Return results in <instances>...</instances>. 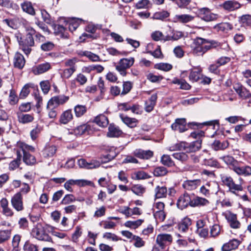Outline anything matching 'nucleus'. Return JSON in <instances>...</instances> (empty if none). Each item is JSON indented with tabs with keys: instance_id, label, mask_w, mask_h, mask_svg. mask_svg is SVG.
<instances>
[{
	"instance_id": "obj_1",
	"label": "nucleus",
	"mask_w": 251,
	"mask_h": 251,
	"mask_svg": "<svg viewBox=\"0 0 251 251\" xmlns=\"http://www.w3.org/2000/svg\"><path fill=\"white\" fill-rule=\"evenodd\" d=\"M204 136V132L201 130H198L193 132L190 134V137L194 139H198L197 140L190 143L181 142L176 144L175 146H171L169 148L170 151L176 150H184L188 152H195L198 151L201 146V138Z\"/></svg>"
},
{
	"instance_id": "obj_2",
	"label": "nucleus",
	"mask_w": 251,
	"mask_h": 251,
	"mask_svg": "<svg viewBox=\"0 0 251 251\" xmlns=\"http://www.w3.org/2000/svg\"><path fill=\"white\" fill-rule=\"evenodd\" d=\"M211 40L197 37L193 40L191 45L192 52L194 55L202 56L212 49Z\"/></svg>"
},
{
	"instance_id": "obj_3",
	"label": "nucleus",
	"mask_w": 251,
	"mask_h": 251,
	"mask_svg": "<svg viewBox=\"0 0 251 251\" xmlns=\"http://www.w3.org/2000/svg\"><path fill=\"white\" fill-rule=\"evenodd\" d=\"M220 177L222 185L227 187L231 192L235 193L236 191L243 190L242 185L235 184L232 177L228 175L222 174L220 175Z\"/></svg>"
},
{
	"instance_id": "obj_4",
	"label": "nucleus",
	"mask_w": 251,
	"mask_h": 251,
	"mask_svg": "<svg viewBox=\"0 0 251 251\" xmlns=\"http://www.w3.org/2000/svg\"><path fill=\"white\" fill-rule=\"evenodd\" d=\"M134 61L132 57L121 59L115 66V69L121 75L125 76L127 74L126 70L134 64Z\"/></svg>"
},
{
	"instance_id": "obj_5",
	"label": "nucleus",
	"mask_w": 251,
	"mask_h": 251,
	"mask_svg": "<svg viewBox=\"0 0 251 251\" xmlns=\"http://www.w3.org/2000/svg\"><path fill=\"white\" fill-rule=\"evenodd\" d=\"M31 234L33 237L39 240L50 241L51 238L45 233L42 225L38 223L32 229Z\"/></svg>"
},
{
	"instance_id": "obj_6",
	"label": "nucleus",
	"mask_w": 251,
	"mask_h": 251,
	"mask_svg": "<svg viewBox=\"0 0 251 251\" xmlns=\"http://www.w3.org/2000/svg\"><path fill=\"white\" fill-rule=\"evenodd\" d=\"M75 185L83 187L87 185L94 186V183L91 181L85 179H69L65 183L64 186L67 191L72 192L73 191L72 186Z\"/></svg>"
},
{
	"instance_id": "obj_7",
	"label": "nucleus",
	"mask_w": 251,
	"mask_h": 251,
	"mask_svg": "<svg viewBox=\"0 0 251 251\" xmlns=\"http://www.w3.org/2000/svg\"><path fill=\"white\" fill-rule=\"evenodd\" d=\"M69 100V97L63 95L52 97L48 101L47 108H55L60 105L65 103Z\"/></svg>"
},
{
	"instance_id": "obj_8",
	"label": "nucleus",
	"mask_w": 251,
	"mask_h": 251,
	"mask_svg": "<svg viewBox=\"0 0 251 251\" xmlns=\"http://www.w3.org/2000/svg\"><path fill=\"white\" fill-rule=\"evenodd\" d=\"M173 241V237L170 234L161 233L157 235L156 243L161 249H165L167 245H170Z\"/></svg>"
},
{
	"instance_id": "obj_9",
	"label": "nucleus",
	"mask_w": 251,
	"mask_h": 251,
	"mask_svg": "<svg viewBox=\"0 0 251 251\" xmlns=\"http://www.w3.org/2000/svg\"><path fill=\"white\" fill-rule=\"evenodd\" d=\"M19 44L25 54H29L31 50V47L34 45L33 36L26 35L24 40L19 41Z\"/></svg>"
},
{
	"instance_id": "obj_10",
	"label": "nucleus",
	"mask_w": 251,
	"mask_h": 251,
	"mask_svg": "<svg viewBox=\"0 0 251 251\" xmlns=\"http://www.w3.org/2000/svg\"><path fill=\"white\" fill-rule=\"evenodd\" d=\"M198 15L203 20L206 22H210L216 20L217 15L212 13L208 8H201L198 10Z\"/></svg>"
},
{
	"instance_id": "obj_11",
	"label": "nucleus",
	"mask_w": 251,
	"mask_h": 251,
	"mask_svg": "<svg viewBox=\"0 0 251 251\" xmlns=\"http://www.w3.org/2000/svg\"><path fill=\"white\" fill-rule=\"evenodd\" d=\"M78 165L80 168L86 169H93L99 167L100 165V162L96 160H92L87 162L84 159H80L77 161Z\"/></svg>"
},
{
	"instance_id": "obj_12",
	"label": "nucleus",
	"mask_w": 251,
	"mask_h": 251,
	"mask_svg": "<svg viewBox=\"0 0 251 251\" xmlns=\"http://www.w3.org/2000/svg\"><path fill=\"white\" fill-rule=\"evenodd\" d=\"M13 207L17 211H21L24 209L23 197L20 193H16L11 200Z\"/></svg>"
},
{
	"instance_id": "obj_13",
	"label": "nucleus",
	"mask_w": 251,
	"mask_h": 251,
	"mask_svg": "<svg viewBox=\"0 0 251 251\" xmlns=\"http://www.w3.org/2000/svg\"><path fill=\"white\" fill-rule=\"evenodd\" d=\"M192 202V199L190 198V195L187 193H184L179 198L177 202V205L179 208L183 209L188 205L191 206Z\"/></svg>"
},
{
	"instance_id": "obj_14",
	"label": "nucleus",
	"mask_w": 251,
	"mask_h": 251,
	"mask_svg": "<svg viewBox=\"0 0 251 251\" xmlns=\"http://www.w3.org/2000/svg\"><path fill=\"white\" fill-rule=\"evenodd\" d=\"M233 89L240 98L244 99L249 98L251 96L250 92L240 83H235L233 85Z\"/></svg>"
},
{
	"instance_id": "obj_15",
	"label": "nucleus",
	"mask_w": 251,
	"mask_h": 251,
	"mask_svg": "<svg viewBox=\"0 0 251 251\" xmlns=\"http://www.w3.org/2000/svg\"><path fill=\"white\" fill-rule=\"evenodd\" d=\"M171 127L173 130L183 132L186 130V121L184 118L177 119L173 123Z\"/></svg>"
},
{
	"instance_id": "obj_16",
	"label": "nucleus",
	"mask_w": 251,
	"mask_h": 251,
	"mask_svg": "<svg viewBox=\"0 0 251 251\" xmlns=\"http://www.w3.org/2000/svg\"><path fill=\"white\" fill-rule=\"evenodd\" d=\"M226 218L232 228H239L241 226L240 223L237 220L236 215L228 212L226 214Z\"/></svg>"
},
{
	"instance_id": "obj_17",
	"label": "nucleus",
	"mask_w": 251,
	"mask_h": 251,
	"mask_svg": "<svg viewBox=\"0 0 251 251\" xmlns=\"http://www.w3.org/2000/svg\"><path fill=\"white\" fill-rule=\"evenodd\" d=\"M192 225V220L190 218L185 217L178 223V230L183 233L187 232Z\"/></svg>"
},
{
	"instance_id": "obj_18",
	"label": "nucleus",
	"mask_w": 251,
	"mask_h": 251,
	"mask_svg": "<svg viewBox=\"0 0 251 251\" xmlns=\"http://www.w3.org/2000/svg\"><path fill=\"white\" fill-rule=\"evenodd\" d=\"M50 68L51 66L50 63L48 62H45L33 67L32 69V71L34 75H37L47 72Z\"/></svg>"
},
{
	"instance_id": "obj_19",
	"label": "nucleus",
	"mask_w": 251,
	"mask_h": 251,
	"mask_svg": "<svg viewBox=\"0 0 251 251\" xmlns=\"http://www.w3.org/2000/svg\"><path fill=\"white\" fill-rule=\"evenodd\" d=\"M241 6L240 3L234 0L225 1L221 5L225 10L228 11L238 9L241 7Z\"/></svg>"
},
{
	"instance_id": "obj_20",
	"label": "nucleus",
	"mask_w": 251,
	"mask_h": 251,
	"mask_svg": "<svg viewBox=\"0 0 251 251\" xmlns=\"http://www.w3.org/2000/svg\"><path fill=\"white\" fill-rule=\"evenodd\" d=\"M201 180L196 179L194 180H187L184 181L182 186L187 190L192 191L196 189L201 184Z\"/></svg>"
},
{
	"instance_id": "obj_21",
	"label": "nucleus",
	"mask_w": 251,
	"mask_h": 251,
	"mask_svg": "<svg viewBox=\"0 0 251 251\" xmlns=\"http://www.w3.org/2000/svg\"><path fill=\"white\" fill-rule=\"evenodd\" d=\"M157 99V94H154L151 96L150 98L145 102V109L148 112H151L156 104Z\"/></svg>"
},
{
	"instance_id": "obj_22",
	"label": "nucleus",
	"mask_w": 251,
	"mask_h": 251,
	"mask_svg": "<svg viewBox=\"0 0 251 251\" xmlns=\"http://www.w3.org/2000/svg\"><path fill=\"white\" fill-rule=\"evenodd\" d=\"M134 154L139 158L148 159L153 156V151L150 150H136L134 151Z\"/></svg>"
},
{
	"instance_id": "obj_23",
	"label": "nucleus",
	"mask_w": 251,
	"mask_h": 251,
	"mask_svg": "<svg viewBox=\"0 0 251 251\" xmlns=\"http://www.w3.org/2000/svg\"><path fill=\"white\" fill-rule=\"evenodd\" d=\"M18 121L22 124H27L33 121V115L28 114H23L22 112H17Z\"/></svg>"
},
{
	"instance_id": "obj_24",
	"label": "nucleus",
	"mask_w": 251,
	"mask_h": 251,
	"mask_svg": "<svg viewBox=\"0 0 251 251\" xmlns=\"http://www.w3.org/2000/svg\"><path fill=\"white\" fill-rule=\"evenodd\" d=\"M209 204V201L207 199L197 196L192 199L191 207L203 206Z\"/></svg>"
},
{
	"instance_id": "obj_25",
	"label": "nucleus",
	"mask_w": 251,
	"mask_h": 251,
	"mask_svg": "<svg viewBox=\"0 0 251 251\" xmlns=\"http://www.w3.org/2000/svg\"><path fill=\"white\" fill-rule=\"evenodd\" d=\"M93 122L97 125L102 127H106L109 123L107 117L102 114L96 117Z\"/></svg>"
},
{
	"instance_id": "obj_26",
	"label": "nucleus",
	"mask_w": 251,
	"mask_h": 251,
	"mask_svg": "<svg viewBox=\"0 0 251 251\" xmlns=\"http://www.w3.org/2000/svg\"><path fill=\"white\" fill-rule=\"evenodd\" d=\"M54 33L59 36L61 38L66 39L68 37V33L66 32V28L63 25L59 24L54 25Z\"/></svg>"
},
{
	"instance_id": "obj_27",
	"label": "nucleus",
	"mask_w": 251,
	"mask_h": 251,
	"mask_svg": "<svg viewBox=\"0 0 251 251\" xmlns=\"http://www.w3.org/2000/svg\"><path fill=\"white\" fill-rule=\"evenodd\" d=\"M240 242L238 240L233 239L225 244L222 247V250L223 251H230L235 250L237 248Z\"/></svg>"
},
{
	"instance_id": "obj_28",
	"label": "nucleus",
	"mask_w": 251,
	"mask_h": 251,
	"mask_svg": "<svg viewBox=\"0 0 251 251\" xmlns=\"http://www.w3.org/2000/svg\"><path fill=\"white\" fill-rule=\"evenodd\" d=\"M23 11L29 15L34 16L35 15V11L32 3L30 1H25L21 4Z\"/></svg>"
},
{
	"instance_id": "obj_29",
	"label": "nucleus",
	"mask_w": 251,
	"mask_h": 251,
	"mask_svg": "<svg viewBox=\"0 0 251 251\" xmlns=\"http://www.w3.org/2000/svg\"><path fill=\"white\" fill-rule=\"evenodd\" d=\"M120 117L122 121L128 127L133 128L136 126L138 120L135 118H132L124 115H120Z\"/></svg>"
},
{
	"instance_id": "obj_30",
	"label": "nucleus",
	"mask_w": 251,
	"mask_h": 251,
	"mask_svg": "<svg viewBox=\"0 0 251 251\" xmlns=\"http://www.w3.org/2000/svg\"><path fill=\"white\" fill-rule=\"evenodd\" d=\"M14 64L15 67L19 69L23 68L25 64V60L22 54L19 52L15 53L14 58Z\"/></svg>"
},
{
	"instance_id": "obj_31",
	"label": "nucleus",
	"mask_w": 251,
	"mask_h": 251,
	"mask_svg": "<svg viewBox=\"0 0 251 251\" xmlns=\"http://www.w3.org/2000/svg\"><path fill=\"white\" fill-rule=\"evenodd\" d=\"M122 134V131L119 128L114 125H110L108 127L107 136L109 137H118Z\"/></svg>"
},
{
	"instance_id": "obj_32",
	"label": "nucleus",
	"mask_w": 251,
	"mask_h": 251,
	"mask_svg": "<svg viewBox=\"0 0 251 251\" xmlns=\"http://www.w3.org/2000/svg\"><path fill=\"white\" fill-rule=\"evenodd\" d=\"M73 118V115L71 110L64 111L60 116L59 121L61 124L66 125L71 121Z\"/></svg>"
},
{
	"instance_id": "obj_33",
	"label": "nucleus",
	"mask_w": 251,
	"mask_h": 251,
	"mask_svg": "<svg viewBox=\"0 0 251 251\" xmlns=\"http://www.w3.org/2000/svg\"><path fill=\"white\" fill-rule=\"evenodd\" d=\"M57 147L54 145L46 146L43 151V155L45 157H52L57 151Z\"/></svg>"
},
{
	"instance_id": "obj_34",
	"label": "nucleus",
	"mask_w": 251,
	"mask_h": 251,
	"mask_svg": "<svg viewBox=\"0 0 251 251\" xmlns=\"http://www.w3.org/2000/svg\"><path fill=\"white\" fill-rule=\"evenodd\" d=\"M89 126L86 124L80 125L73 129L69 133L70 134H74L75 135H81L84 134L88 130Z\"/></svg>"
},
{
	"instance_id": "obj_35",
	"label": "nucleus",
	"mask_w": 251,
	"mask_h": 251,
	"mask_svg": "<svg viewBox=\"0 0 251 251\" xmlns=\"http://www.w3.org/2000/svg\"><path fill=\"white\" fill-rule=\"evenodd\" d=\"M17 158L15 160L12 161L9 165V169L10 170H14L16 168H18L21 162L22 158V154L20 151L17 150Z\"/></svg>"
},
{
	"instance_id": "obj_36",
	"label": "nucleus",
	"mask_w": 251,
	"mask_h": 251,
	"mask_svg": "<svg viewBox=\"0 0 251 251\" xmlns=\"http://www.w3.org/2000/svg\"><path fill=\"white\" fill-rule=\"evenodd\" d=\"M155 192L156 199L165 198L167 195V188L164 186H157L155 189Z\"/></svg>"
},
{
	"instance_id": "obj_37",
	"label": "nucleus",
	"mask_w": 251,
	"mask_h": 251,
	"mask_svg": "<svg viewBox=\"0 0 251 251\" xmlns=\"http://www.w3.org/2000/svg\"><path fill=\"white\" fill-rule=\"evenodd\" d=\"M201 75V69L196 68L191 71L189 75V80L192 82L197 81Z\"/></svg>"
},
{
	"instance_id": "obj_38",
	"label": "nucleus",
	"mask_w": 251,
	"mask_h": 251,
	"mask_svg": "<svg viewBox=\"0 0 251 251\" xmlns=\"http://www.w3.org/2000/svg\"><path fill=\"white\" fill-rule=\"evenodd\" d=\"M175 19L180 23H186L192 21L194 19V17L188 14H182L176 15Z\"/></svg>"
},
{
	"instance_id": "obj_39",
	"label": "nucleus",
	"mask_w": 251,
	"mask_h": 251,
	"mask_svg": "<svg viewBox=\"0 0 251 251\" xmlns=\"http://www.w3.org/2000/svg\"><path fill=\"white\" fill-rule=\"evenodd\" d=\"M34 84L33 83L26 84L22 88L20 94V98L21 99H25L26 98L30 93V88H33Z\"/></svg>"
},
{
	"instance_id": "obj_40",
	"label": "nucleus",
	"mask_w": 251,
	"mask_h": 251,
	"mask_svg": "<svg viewBox=\"0 0 251 251\" xmlns=\"http://www.w3.org/2000/svg\"><path fill=\"white\" fill-rule=\"evenodd\" d=\"M211 41L212 49L220 48L221 50H227L229 48V47L226 42L220 43L213 40H211Z\"/></svg>"
},
{
	"instance_id": "obj_41",
	"label": "nucleus",
	"mask_w": 251,
	"mask_h": 251,
	"mask_svg": "<svg viewBox=\"0 0 251 251\" xmlns=\"http://www.w3.org/2000/svg\"><path fill=\"white\" fill-rule=\"evenodd\" d=\"M161 162L162 164L168 167H173L175 165L174 162L172 160L169 155L164 154L161 158Z\"/></svg>"
},
{
	"instance_id": "obj_42",
	"label": "nucleus",
	"mask_w": 251,
	"mask_h": 251,
	"mask_svg": "<svg viewBox=\"0 0 251 251\" xmlns=\"http://www.w3.org/2000/svg\"><path fill=\"white\" fill-rule=\"evenodd\" d=\"M152 6V3L149 0H140L136 4L137 9H148Z\"/></svg>"
},
{
	"instance_id": "obj_43",
	"label": "nucleus",
	"mask_w": 251,
	"mask_h": 251,
	"mask_svg": "<svg viewBox=\"0 0 251 251\" xmlns=\"http://www.w3.org/2000/svg\"><path fill=\"white\" fill-rule=\"evenodd\" d=\"M173 68L171 64L167 63H159L154 65V68L159 70L168 72L171 70Z\"/></svg>"
},
{
	"instance_id": "obj_44",
	"label": "nucleus",
	"mask_w": 251,
	"mask_h": 251,
	"mask_svg": "<svg viewBox=\"0 0 251 251\" xmlns=\"http://www.w3.org/2000/svg\"><path fill=\"white\" fill-rule=\"evenodd\" d=\"M75 115L77 117H80L83 115L87 111L85 105H77L74 108Z\"/></svg>"
},
{
	"instance_id": "obj_45",
	"label": "nucleus",
	"mask_w": 251,
	"mask_h": 251,
	"mask_svg": "<svg viewBox=\"0 0 251 251\" xmlns=\"http://www.w3.org/2000/svg\"><path fill=\"white\" fill-rule=\"evenodd\" d=\"M169 15V13L167 11H158L154 13L152 16V19L163 20V19L168 17Z\"/></svg>"
},
{
	"instance_id": "obj_46",
	"label": "nucleus",
	"mask_w": 251,
	"mask_h": 251,
	"mask_svg": "<svg viewBox=\"0 0 251 251\" xmlns=\"http://www.w3.org/2000/svg\"><path fill=\"white\" fill-rule=\"evenodd\" d=\"M203 163L204 165L216 168H220V164L218 161L214 158H210L209 159H204L203 160Z\"/></svg>"
},
{
	"instance_id": "obj_47",
	"label": "nucleus",
	"mask_w": 251,
	"mask_h": 251,
	"mask_svg": "<svg viewBox=\"0 0 251 251\" xmlns=\"http://www.w3.org/2000/svg\"><path fill=\"white\" fill-rule=\"evenodd\" d=\"M143 221L141 219L137 220L134 221H128L125 223V226L127 227H129L133 229H135L139 226Z\"/></svg>"
},
{
	"instance_id": "obj_48",
	"label": "nucleus",
	"mask_w": 251,
	"mask_h": 251,
	"mask_svg": "<svg viewBox=\"0 0 251 251\" xmlns=\"http://www.w3.org/2000/svg\"><path fill=\"white\" fill-rule=\"evenodd\" d=\"M172 156L174 158L181 162H185L188 159V155L183 152H175L172 154Z\"/></svg>"
},
{
	"instance_id": "obj_49",
	"label": "nucleus",
	"mask_w": 251,
	"mask_h": 251,
	"mask_svg": "<svg viewBox=\"0 0 251 251\" xmlns=\"http://www.w3.org/2000/svg\"><path fill=\"white\" fill-rule=\"evenodd\" d=\"M220 159L222 160L226 164L230 165V168L232 167V165H234L235 164H237V161L232 156L230 155L221 156L220 157Z\"/></svg>"
},
{
	"instance_id": "obj_50",
	"label": "nucleus",
	"mask_w": 251,
	"mask_h": 251,
	"mask_svg": "<svg viewBox=\"0 0 251 251\" xmlns=\"http://www.w3.org/2000/svg\"><path fill=\"white\" fill-rule=\"evenodd\" d=\"M23 160L27 165L33 164L35 162V157L28 152H23Z\"/></svg>"
},
{
	"instance_id": "obj_51",
	"label": "nucleus",
	"mask_w": 251,
	"mask_h": 251,
	"mask_svg": "<svg viewBox=\"0 0 251 251\" xmlns=\"http://www.w3.org/2000/svg\"><path fill=\"white\" fill-rule=\"evenodd\" d=\"M228 146V144L227 142H223L222 143L218 140H215L212 144L213 148L215 151L224 150L226 149Z\"/></svg>"
},
{
	"instance_id": "obj_52",
	"label": "nucleus",
	"mask_w": 251,
	"mask_h": 251,
	"mask_svg": "<svg viewBox=\"0 0 251 251\" xmlns=\"http://www.w3.org/2000/svg\"><path fill=\"white\" fill-rule=\"evenodd\" d=\"M49 165L52 167L53 170L55 172L59 168L63 167V164L59 159H53L51 162L49 163Z\"/></svg>"
},
{
	"instance_id": "obj_53",
	"label": "nucleus",
	"mask_w": 251,
	"mask_h": 251,
	"mask_svg": "<svg viewBox=\"0 0 251 251\" xmlns=\"http://www.w3.org/2000/svg\"><path fill=\"white\" fill-rule=\"evenodd\" d=\"M152 39L155 41H158L160 40L166 41V37H164L163 33L160 31H155L151 34Z\"/></svg>"
},
{
	"instance_id": "obj_54",
	"label": "nucleus",
	"mask_w": 251,
	"mask_h": 251,
	"mask_svg": "<svg viewBox=\"0 0 251 251\" xmlns=\"http://www.w3.org/2000/svg\"><path fill=\"white\" fill-rule=\"evenodd\" d=\"M132 192L135 194L141 196L145 192V188L141 185H135L131 188Z\"/></svg>"
},
{
	"instance_id": "obj_55",
	"label": "nucleus",
	"mask_w": 251,
	"mask_h": 251,
	"mask_svg": "<svg viewBox=\"0 0 251 251\" xmlns=\"http://www.w3.org/2000/svg\"><path fill=\"white\" fill-rule=\"evenodd\" d=\"M168 173L167 169L164 167H158L155 168L153 171L154 175L156 176H162L166 175Z\"/></svg>"
},
{
	"instance_id": "obj_56",
	"label": "nucleus",
	"mask_w": 251,
	"mask_h": 251,
	"mask_svg": "<svg viewBox=\"0 0 251 251\" xmlns=\"http://www.w3.org/2000/svg\"><path fill=\"white\" fill-rule=\"evenodd\" d=\"M11 230H3L0 231V243L7 240L10 237Z\"/></svg>"
},
{
	"instance_id": "obj_57",
	"label": "nucleus",
	"mask_w": 251,
	"mask_h": 251,
	"mask_svg": "<svg viewBox=\"0 0 251 251\" xmlns=\"http://www.w3.org/2000/svg\"><path fill=\"white\" fill-rule=\"evenodd\" d=\"M76 71L75 69L72 68H66L62 70V72L61 74V76L64 78H69Z\"/></svg>"
},
{
	"instance_id": "obj_58",
	"label": "nucleus",
	"mask_w": 251,
	"mask_h": 251,
	"mask_svg": "<svg viewBox=\"0 0 251 251\" xmlns=\"http://www.w3.org/2000/svg\"><path fill=\"white\" fill-rule=\"evenodd\" d=\"M240 23L243 26L251 25V16L246 15L242 16L240 18Z\"/></svg>"
},
{
	"instance_id": "obj_59",
	"label": "nucleus",
	"mask_w": 251,
	"mask_h": 251,
	"mask_svg": "<svg viewBox=\"0 0 251 251\" xmlns=\"http://www.w3.org/2000/svg\"><path fill=\"white\" fill-rule=\"evenodd\" d=\"M153 216L157 221L159 222H163L166 218V214L164 211H155V212H153Z\"/></svg>"
},
{
	"instance_id": "obj_60",
	"label": "nucleus",
	"mask_w": 251,
	"mask_h": 251,
	"mask_svg": "<svg viewBox=\"0 0 251 251\" xmlns=\"http://www.w3.org/2000/svg\"><path fill=\"white\" fill-rule=\"evenodd\" d=\"M41 89L43 92L46 94H47L50 88V84L49 80L42 81L40 83Z\"/></svg>"
},
{
	"instance_id": "obj_61",
	"label": "nucleus",
	"mask_w": 251,
	"mask_h": 251,
	"mask_svg": "<svg viewBox=\"0 0 251 251\" xmlns=\"http://www.w3.org/2000/svg\"><path fill=\"white\" fill-rule=\"evenodd\" d=\"M82 231L81 228L80 226H77L75 228V232L72 234V240L75 242L78 241V238L81 236Z\"/></svg>"
},
{
	"instance_id": "obj_62",
	"label": "nucleus",
	"mask_w": 251,
	"mask_h": 251,
	"mask_svg": "<svg viewBox=\"0 0 251 251\" xmlns=\"http://www.w3.org/2000/svg\"><path fill=\"white\" fill-rule=\"evenodd\" d=\"M75 196L72 194H67L65 195L63 200L61 201V203L62 204H68L73 201H75Z\"/></svg>"
},
{
	"instance_id": "obj_63",
	"label": "nucleus",
	"mask_w": 251,
	"mask_h": 251,
	"mask_svg": "<svg viewBox=\"0 0 251 251\" xmlns=\"http://www.w3.org/2000/svg\"><path fill=\"white\" fill-rule=\"evenodd\" d=\"M132 240L135 241L133 245L136 248H141L145 245V242L138 236L135 235Z\"/></svg>"
},
{
	"instance_id": "obj_64",
	"label": "nucleus",
	"mask_w": 251,
	"mask_h": 251,
	"mask_svg": "<svg viewBox=\"0 0 251 251\" xmlns=\"http://www.w3.org/2000/svg\"><path fill=\"white\" fill-rule=\"evenodd\" d=\"M106 207L104 206H101L100 207L96 208V210L95 212L94 217L96 218H99L103 216L105 214Z\"/></svg>"
}]
</instances>
